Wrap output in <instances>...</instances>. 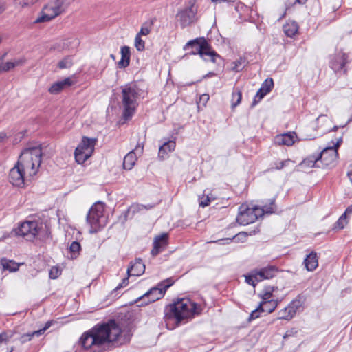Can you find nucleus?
<instances>
[{"instance_id": "obj_1", "label": "nucleus", "mask_w": 352, "mask_h": 352, "mask_svg": "<svg viewBox=\"0 0 352 352\" xmlns=\"http://www.w3.org/2000/svg\"><path fill=\"white\" fill-rule=\"evenodd\" d=\"M121 333L119 326L114 320L108 323L96 324L82 333L79 344L85 349L102 352L106 344L116 341Z\"/></svg>"}, {"instance_id": "obj_2", "label": "nucleus", "mask_w": 352, "mask_h": 352, "mask_svg": "<svg viewBox=\"0 0 352 352\" xmlns=\"http://www.w3.org/2000/svg\"><path fill=\"white\" fill-rule=\"evenodd\" d=\"M164 320L168 329H174L184 320L198 314L196 303L188 298H182L165 308Z\"/></svg>"}, {"instance_id": "obj_3", "label": "nucleus", "mask_w": 352, "mask_h": 352, "mask_svg": "<svg viewBox=\"0 0 352 352\" xmlns=\"http://www.w3.org/2000/svg\"><path fill=\"white\" fill-rule=\"evenodd\" d=\"M42 151L40 146L25 149L20 155L16 164L31 178L36 175L41 163Z\"/></svg>"}, {"instance_id": "obj_4", "label": "nucleus", "mask_w": 352, "mask_h": 352, "mask_svg": "<svg viewBox=\"0 0 352 352\" xmlns=\"http://www.w3.org/2000/svg\"><path fill=\"white\" fill-rule=\"evenodd\" d=\"M274 211V199L270 201L269 206L260 207L254 206L249 207L243 204L239 208V214L236 217V221L243 226H246L256 221L258 217L264 214H272Z\"/></svg>"}, {"instance_id": "obj_5", "label": "nucleus", "mask_w": 352, "mask_h": 352, "mask_svg": "<svg viewBox=\"0 0 352 352\" xmlns=\"http://www.w3.org/2000/svg\"><path fill=\"white\" fill-rule=\"evenodd\" d=\"M139 91L135 84H128L122 88V104L124 107L123 116L128 120L133 115L138 105Z\"/></svg>"}, {"instance_id": "obj_6", "label": "nucleus", "mask_w": 352, "mask_h": 352, "mask_svg": "<svg viewBox=\"0 0 352 352\" xmlns=\"http://www.w3.org/2000/svg\"><path fill=\"white\" fill-rule=\"evenodd\" d=\"M192 48L190 54H199L206 61L215 63L217 58H220V56L217 54L210 47L206 40L204 38H195L189 41L184 47V50Z\"/></svg>"}, {"instance_id": "obj_7", "label": "nucleus", "mask_w": 352, "mask_h": 352, "mask_svg": "<svg viewBox=\"0 0 352 352\" xmlns=\"http://www.w3.org/2000/svg\"><path fill=\"white\" fill-rule=\"evenodd\" d=\"M104 211V205L102 202L95 203L89 209L86 218L87 223L90 226L89 233H96L106 226L107 218Z\"/></svg>"}, {"instance_id": "obj_8", "label": "nucleus", "mask_w": 352, "mask_h": 352, "mask_svg": "<svg viewBox=\"0 0 352 352\" xmlns=\"http://www.w3.org/2000/svg\"><path fill=\"white\" fill-rule=\"evenodd\" d=\"M197 10L195 0H190L184 7L178 10L175 19L182 29L197 22Z\"/></svg>"}, {"instance_id": "obj_9", "label": "nucleus", "mask_w": 352, "mask_h": 352, "mask_svg": "<svg viewBox=\"0 0 352 352\" xmlns=\"http://www.w3.org/2000/svg\"><path fill=\"white\" fill-rule=\"evenodd\" d=\"M278 271V268L274 265H267L260 269H255L245 276V282L255 287L257 283L274 277Z\"/></svg>"}, {"instance_id": "obj_10", "label": "nucleus", "mask_w": 352, "mask_h": 352, "mask_svg": "<svg viewBox=\"0 0 352 352\" xmlns=\"http://www.w3.org/2000/svg\"><path fill=\"white\" fill-rule=\"evenodd\" d=\"M96 140L84 137L80 144L76 148L74 156L78 164H82L87 160L94 151Z\"/></svg>"}, {"instance_id": "obj_11", "label": "nucleus", "mask_w": 352, "mask_h": 352, "mask_svg": "<svg viewBox=\"0 0 352 352\" xmlns=\"http://www.w3.org/2000/svg\"><path fill=\"white\" fill-rule=\"evenodd\" d=\"M38 223L36 221H27L22 223L15 232L18 236L24 237L27 241H33L38 233Z\"/></svg>"}, {"instance_id": "obj_12", "label": "nucleus", "mask_w": 352, "mask_h": 352, "mask_svg": "<svg viewBox=\"0 0 352 352\" xmlns=\"http://www.w3.org/2000/svg\"><path fill=\"white\" fill-rule=\"evenodd\" d=\"M9 181L15 186L23 187L26 182L30 179V177L26 173L16 164L10 169L9 173Z\"/></svg>"}, {"instance_id": "obj_13", "label": "nucleus", "mask_w": 352, "mask_h": 352, "mask_svg": "<svg viewBox=\"0 0 352 352\" xmlns=\"http://www.w3.org/2000/svg\"><path fill=\"white\" fill-rule=\"evenodd\" d=\"M60 15V13L53 0L50 1L43 6L38 16L35 20L36 23L48 22Z\"/></svg>"}, {"instance_id": "obj_14", "label": "nucleus", "mask_w": 352, "mask_h": 352, "mask_svg": "<svg viewBox=\"0 0 352 352\" xmlns=\"http://www.w3.org/2000/svg\"><path fill=\"white\" fill-rule=\"evenodd\" d=\"M320 164L324 167L333 166L338 159V151L333 147H327L318 154Z\"/></svg>"}, {"instance_id": "obj_15", "label": "nucleus", "mask_w": 352, "mask_h": 352, "mask_svg": "<svg viewBox=\"0 0 352 352\" xmlns=\"http://www.w3.org/2000/svg\"><path fill=\"white\" fill-rule=\"evenodd\" d=\"M347 62L348 56L343 52H338L329 56V66L335 72L343 69Z\"/></svg>"}, {"instance_id": "obj_16", "label": "nucleus", "mask_w": 352, "mask_h": 352, "mask_svg": "<svg viewBox=\"0 0 352 352\" xmlns=\"http://www.w3.org/2000/svg\"><path fill=\"white\" fill-rule=\"evenodd\" d=\"M171 285L172 283H170L163 287H153L148 292L145 293L142 297H140L139 300H146V304L155 302L164 296L166 289L168 288Z\"/></svg>"}, {"instance_id": "obj_17", "label": "nucleus", "mask_w": 352, "mask_h": 352, "mask_svg": "<svg viewBox=\"0 0 352 352\" xmlns=\"http://www.w3.org/2000/svg\"><path fill=\"white\" fill-rule=\"evenodd\" d=\"M144 146L142 144L138 143L135 148L129 153L124 158L123 167L126 170H131L133 167L137 160V155H141L143 153Z\"/></svg>"}, {"instance_id": "obj_18", "label": "nucleus", "mask_w": 352, "mask_h": 352, "mask_svg": "<svg viewBox=\"0 0 352 352\" xmlns=\"http://www.w3.org/2000/svg\"><path fill=\"white\" fill-rule=\"evenodd\" d=\"M300 307L299 300H294L286 307L278 311L277 320H291L296 314L297 309Z\"/></svg>"}, {"instance_id": "obj_19", "label": "nucleus", "mask_w": 352, "mask_h": 352, "mask_svg": "<svg viewBox=\"0 0 352 352\" xmlns=\"http://www.w3.org/2000/svg\"><path fill=\"white\" fill-rule=\"evenodd\" d=\"M168 234L162 233L155 237L153 240V248L151 250V254L156 256L165 250L168 245Z\"/></svg>"}, {"instance_id": "obj_20", "label": "nucleus", "mask_w": 352, "mask_h": 352, "mask_svg": "<svg viewBox=\"0 0 352 352\" xmlns=\"http://www.w3.org/2000/svg\"><path fill=\"white\" fill-rule=\"evenodd\" d=\"M274 82L272 78H267L261 85V88L257 91L253 104L261 100L267 94L270 93L273 88Z\"/></svg>"}, {"instance_id": "obj_21", "label": "nucleus", "mask_w": 352, "mask_h": 352, "mask_svg": "<svg viewBox=\"0 0 352 352\" xmlns=\"http://www.w3.org/2000/svg\"><path fill=\"white\" fill-rule=\"evenodd\" d=\"M72 83L70 78H66L63 80L53 83L48 89V91L52 94H58L64 89L70 87Z\"/></svg>"}, {"instance_id": "obj_22", "label": "nucleus", "mask_w": 352, "mask_h": 352, "mask_svg": "<svg viewBox=\"0 0 352 352\" xmlns=\"http://www.w3.org/2000/svg\"><path fill=\"white\" fill-rule=\"evenodd\" d=\"M145 270V265L141 258H137L127 269L128 276H140Z\"/></svg>"}, {"instance_id": "obj_23", "label": "nucleus", "mask_w": 352, "mask_h": 352, "mask_svg": "<svg viewBox=\"0 0 352 352\" xmlns=\"http://www.w3.org/2000/svg\"><path fill=\"white\" fill-rule=\"evenodd\" d=\"M304 264L307 271H314L318 266V259L316 252L312 251L304 260Z\"/></svg>"}, {"instance_id": "obj_24", "label": "nucleus", "mask_w": 352, "mask_h": 352, "mask_svg": "<svg viewBox=\"0 0 352 352\" xmlns=\"http://www.w3.org/2000/svg\"><path fill=\"white\" fill-rule=\"evenodd\" d=\"M52 324V321H47L44 327L39 329V330H37V331H34L32 333H25V334H23L21 336L20 338V341L21 343H25L28 341H30L32 338L33 336H41V334H43L47 329H49L51 325Z\"/></svg>"}, {"instance_id": "obj_25", "label": "nucleus", "mask_w": 352, "mask_h": 352, "mask_svg": "<svg viewBox=\"0 0 352 352\" xmlns=\"http://www.w3.org/2000/svg\"><path fill=\"white\" fill-rule=\"evenodd\" d=\"M274 142L278 145L292 146L294 143V135L284 133L275 137Z\"/></svg>"}, {"instance_id": "obj_26", "label": "nucleus", "mask_w": 352, "mask_h": 352, "mask_svg": "<svg viewBox=\"0 0 352 352\" xmlns=\"http://www.w3.org/2000/svg\"><path fill=\"white\" fill-rule=\"evenodd\" d=\"M318 154L312 155L305 159L300 164L302 168L320 167Z\"/></svg>"}, {"instance_id": "obj_27", "label": "nucleus", "mask_w": 352, "mask_h": 352, "mask_svg": "<svg viewBox=\"0 0 352 352\" xmlns=\"http://www.w3.org/2000/svg\"><path fill=\"white\" fill-rule=\"evenodd\" d=\"M121 59L118 65L120 68H124L129 65L130 61V48L128 46H123L120 50Z\"/></svg>"}, {"instance_id": "obj_28", "label": "nucleus", "mask_w": 352, "mask_h": 352, "mask_svg": "<svg viewBox=\"0 0 352 352\" xmlns=\"http://www.w3.org/2000/svg\"><path fill=\"white\" fill-rule=\"evenodd\" d=\"M175 148V142L173 141H168L165 142L160 146L159 150V157L163 160L167 157L168 153L173 151Z\"/></svg>"}, {"instance_id": "obj_29", "label": "nucleus", "mask_w": 352, "mask_h": 352, "mask_svg": "<svg viewBox=\"0 0 352 352\" xmlns=\"http://www.w3.org/2000/svg\"><path fill=\"white\" fill-rule=\"evenodd\" d=\"M283 30L287 36L292 37L298 32V25L295 21H289L283 25Z\"/></svg>"}, {"instance_id": "obj_30", "label": "nucleus", "mask_w": 352, "mask_h": 352, "mask_svg": "<svg viewBox=\"0 0 352 352\" xmlns=\"http://www.w3.org/2000/svg\"><path fill=\"white\" fill-rule=\"evenodd\" d=\"M278 304V301L275 300L263 301L260 303L259 308H261L262 312L270 314L275 310Z\"/></svg>"}, {"instance_id": "obj_31", "label": "nucleus", "mask_w": 352, "mask_h": 352, "mask_svg": "<svg viewBox=\"0 0 352 352\" xmlns=\"http://www.w3.org/2000/svg\"><path fill=\"white\" fill-rule=\"evenodd\" d=\"M25 63L24 59H18L15 61H8L0 64V73L8 72L16 66L22 65Z\"/></svg>"}, {"instance_id": "obj_32", "label": "nucleus", "mask_w": 352, "mask_h": 352, "mask_svg": "<svg viewBox=\"0 0 352 352\" xmlns=\"http://www.w3.org/2000/svg\"><path fill=\"white\" fill-rule=\"evenodd\" d=\"M1 265H2L3 270H8L9 272H16L19 270V264L12 261L8 260L6 258H2L1 260Z\"/></svg>"}, {"instance_id": "obj_33", "label": "nucleus", "mask_w": 352, "mask_h": 352, "mask_svg": "<svg viewBox=\"0 0 352 352\" xmlns=\"http://www.w3.org/2000/svg\"><path fill=\"white\" fill-rule=\"evenodd\" d=\"M206 191L204 190L203 195L199 197V206L203 208L209 206L211 201L215 199V197L211 193H207Z\"/></svg>"}, {"instance_id": "obj_34", "label": "nucleus", "mask_w": 352, "mask_h": 352, "mask_svg": "<svg viewBox=\"0 0 352 352\" xmlns=\"http://www.w3.org/2000/svg\"><path fill=\"white\" fill-rule=\"evenodd\" d=\"M242 98V94L241 91L236 89L232 92V107L235 108L236 106H238Z\"/></svg>"}, {"instance_id": "obj_35", "label": "nucleus", "mask_w": 352, "mask_h": 352, "mask_svg": "<svg viewBox=\"0 0 352 352\" xmlns=\"http://www.w3.org/2000/svg\"><path fill=\"white\" fill-rule=\"evenodd\" d=\"M60 14L64 12L69 5V0H53Z\"/></svg>"}, {"instance_id": "obj_36", "label": "nucleus", "mask_w": 352, "mask_h": 352, "mask_svg": "<svg viewBox=\"0 0 352 352\" xmlns=\"http://www.w3.org/2000/svg\"><path fill=\"white\" fill-rule=\"evenodd\" d=\"M80 41L78 38H71L63 41V47L66 49H73L78 46Z\"/></svg>"}, {"instance_id": "obj_37", "label": "nucleus", "mask_w": 352, "mask_h": 352, "mask_svg": "<svg viewBox=\"0 0 352 352\" xmlns=\"http://www.w3.org/2000/svg\"><path fill=\"white\" fill-rule=\"evenodd\" d=\"M69 250L72 253L71 257L72 258H76L80 250V243L77 241H73L70 245Z\"/></svg>"}, {"instance_id": "obj_38", "label": "nucleus", "mask_w": 352, "mask_h": 352, "mask_svg": "<svg viewBox=\"0 0 352 352\" xmlns=\"http://www.w3.org/2000/svg\"><path fill=\"white\" fill-rule=\"evenodd\" d=\"M72 64V58L70 56H66L58 63V67L60 69H67L69 68Z\"/></svg>"}, {"instance_id": "obj_39", "label": "nucleus", "mask_w": 352, "mask_h": 352, "mask_svg": "<svg viewBox=\"0 0 352 352\" xmlns=\"http://www.w3.org/2000/svg\"><path fill=\"white\" fill-rule=\"evenodd\" d=\"M40 0H15V3L22 8L29 7L38 3Z\"/></svg>"}, {"instance_id": "obj_40", "label": "nucleus", "mask_w": 352, "mask_h": 352, "mask_svg": "<svg viewBox=\"0 0 352 352\" xmlns=\"http://www.w3.org/2000/svg\"><path fill=\"white\" fill-rule=\"evenodd\" d=\"M135 47L138 51H143L145 48V43L141 38L140 35H136L135 38Z\"/></svg>"}, {"instance_id": "obj_41", "label": "nucleus", "mask_w": 352, "mask_h": 352, "mask_svg": "<svg viewBox=\"0 0 352 352\" xmlns=\"http://www.w3.org/2000/svg\"><path fill=\"white\" fill-rule=\"evenodd\" d=\"M12 333H8L6 332H3L0 333V348L2 346L6 345L10 340V339L12 338Z\"/></svg>"}, {"instance_id": "obj_42", "label": "nucleus", "mask_w": 352, "mask_h": 352, "mask_svg": "<svg viewBox=\"0 0 352 352\" xmlns=\"http://www.w3.org/2000/svg\"><path fill=\"white\" fill-rule=\"evenodd\" d=\"M246 60L245 58L240 57L238 60L234 62V66L233 69L239 72L240 71L245 65Z\"/></svg>"}, {"instance_id": "obj_43", "label": "nucleus", "mask_w": 352, "mask_h": 352, "mask_svg": "<svg viewBox=\"0 0 352 352\" xmlns=\"http://www.w3.org/2000/svg\"><path fill=\"white\" fill-rule=\"evenodd\" d=\"M152 206H144V205H140V204H134V205H132L129 210V211H131L132 212H140L144 209H150L151 208Z\"/></svg>"}, {"instance_id": "obj_44", "label": "nucleus", "mask_w": 352, "mask_h": 352, "mask_svg": "<svg viewBox=\"0 0 352 352\" xmlns=\"http://www.w3.org/2000/svg\"><path fill=\"white\" fill-rule=\"evenodd\" d=\"M347 221H346V214H342L341 217L339 218L338 221L336 222V228H338L340 229H343L344 226L346 225Z\"/></svg>"}, {"instance_id": "obj_45", "label": "nucleus", "mask_w": 352, "mask_h": 352, "mask_svg": "<svg viewBox=\"0 0 352 352\" xmlns=\"http://www.w3.org/2000/svg\"><path fill=\"white\" fill-rule=\"evenodd\" d=\"M60 275V271L57 267H52L49 272V276L52 279H55Z\"/></svg>"}, {"instance_id": "obj_46", "label": "nucleus", "mask_w": 352, "mask_h": 352, "mask_svg": "<svg viewBox=\"0 0 352 352\" xmlns=\"http://www.w3.org/2000/svg\"><path fill=\"white\" fill-rule=\"evenodd\" d=\"M209 95L207 94H204L200 96L199 102H197L198 107H199V105L206 106V103L209 100Z\"/></svg>"}, {"instance_id": "obj_47", "label": "nucleus", "mask_w": 352, "mask_h": 352, "mask_svg": "<svg viewBox=\"0 0 352 352\" xmlns=\"http://www.w3.org/2000/svg\"><path fill=\"white\" fill-rule=\"evenodd\" d=\"M260 312H262V311H261V308H259V305H258L257 308H256L254 310H253L250 313L248 320L250 321H251L252 320H254V319L258 318Z\"/></svg>"}, {"instance_id": "obj_48", "label": "nucleus", "mask_w": 352, "mask_h": 352, "mask_svg": "<svg viewBox=\"0 0 352 352\" xmlns=\"http://www.w3.org/2000/svg\"><path fill=\"white\" fill-rule=\"evenodd\" d=\"M289 162H291L290 160H286L284 161L276 162L275 163V168L277 170H280L283 167L286 166Z\"/></svg>"}, {"instance_id": "obj_49", "label": "nucleus", "mask_w": 352, "mask_h": 352, "mask_svg": "<svg viewBox=\"0 0 352 352\" xmlns=\"http://www.w3.org/2000/svg\"><path fill=\"white\" fill-rule=\"evenodd\" d=\"M129 284V280H128V277L127 278H124L122 283H120L116 288H115V291H117L122 287H126L127 285Z\"/></svg>"}, {"instance_id": "obj_50", "label": "nucleus", "mask_w": 352, "mask_h": 352, "mask_svg": "<svg viewBox=\"0 0 352 352\" xmlns=\"http://www.w3.org/2000/svg\"><path fill=\"white\" fill-rule=\"evenodd\" d=\"M150 33V29L147 27H142L138 35L146 36Z\"/></svg>"}, {"instance_id": "obj_51", "label": "nucleus", "mask_w": 352, "mask_h": 352, "mask_svg": "<svg viewBox=\"0 0 352 352\" xmlns=\"http://www.w3.org/2000/svg\"><path fill=\"white\" fill-rule=\"evenodd\" d=\"M272 291H271V290L266 291L263 295V299L264 300V301L270 300V299L272 297Z\"/></svg>"}, {"instance_id": "obj_52", "label": "nucleus", "mask_w": 352, "mask_h": 352, "mask_svg": "<svg viewBox=\"0 0 352 352\" xmlns=\"http://www.w3.org/2000/svg\"><path fill=\"white\" fill-rule=\"evenodd\" d=\"M296 333H297V331L296 330H294V329H292L290 331H287L285 333V336H284V338H287L288 336H292V335H294V334H295Z\"/></svg>"}, {"instance_id": "obj_53", "label": "nucleus", "mask_w": 352, "mask_h": 352, "mask_svg": "<svg viewBox=\"0 0 352 352\" xmlns=\"http://www.w3.org/2000/svg\"><path fill=\"white\" fill-rule=\"evenodd\" d=\"M341 142H342V139H341V138H340V139L337 141V142H336V144H334V143L333 144V146H332L331 147L335 148L337 150V149H338V148L340 146V145Z\"/></svg>"}, {"instance_id": "obj_54", "label": "nucleus", "mask_w": 352, "mask_h": 352, "mask_svg": "<svg viewBox=\"0 0 352 352\" xmlns=\"http://www.w3.org/2000/svg\"><path fill=\"white\" fill-rule=\"evenodd\" d=\"M352 213V205L349 206L345 210V212L344 214H346V216L347 214H350Z\"/></svg>"}, {"instance_id": "obj_55", "label": "nucleus", "mask_w": 352, "mask_h": 352, "mask_svg": "<svg viewBox=\"0 0 352 352\" xmlns=\"http://www.w3.org/2000/svg\"><path fill=\"white\" fill-rule=\"evenodd\" d=\"M6 10V4L3 2H0V14Z\"/></svg>"}, {"instance_id": "obj_56", "label": "nucleus", "mask_w": 352, "mask_h": 352, "mask_svg": "<svg viewBox=\"0 0 352 352\" xmlns=\"http://www.w3.org/2000/svg\"><path fill=\"white\" fill-rule=\"evenodd\" d=\"M211 1L215 3H221L223 2H228V0H211Z\"/></svg>"}, {"instance_id": "obj_57", "label": "nucleus", "mask_w": 352, "mask_h": 352, "mask_svg": "<svg viewBox=\"0 0 352 352\" xmlns=\"http://www.w3.org/2000/svg\"><path fill=\"white\" fill-rule=\"evenodd\" d=\"M6 137V135L3 133H0V143L2 142L5 140Z\"/></svg>"}, {"instance_id": "obj_58", "label": "nucleus", "mask_w": 352, "mask_h": 352, "mask_svg": "<svg viewBox=\"0 0 352 352\" xmlns=\"http://www.w3.org/2000/svg\"><path fill=\"white\" fill-rule=\"evenodd\" d=\"M347 175H348L350 181L352 182V166H351V169L348 172Z\"/></svg>"}, {"instance_id": "obj_59", "label": "nucleus", "mask_w": 352, "mask_h": 352, "mask_svg": "<svg viewBox=\"0 0 352 352\" xmlns=\"http://www.w3.org/2000/svg\"><path fill=\"white\" fill-rule=\"evenodd\" d=\"M307 0H296L299 3H305Z\"/></svg>"}, {"instance_id": "obj_60", "label": "nucleus", "mask_w": 352, "mask_h": 352, "mask_svg": "<svg viewBox=\"0 0 352 352\" xmlns=\"http://www.w3.org/2000/svg\"><path fill=\"white\" fill-rule=\"evenodd\" d=\"M236 0H228V2H234L236 1Z\"/></svg>"}, {"instance_id": "obj_61", "label": "nucleus", "mask_w": 352, "mask_h": 352, "mask_svg": "<svg viewBox=\"0 0 352 352\" xmlns=\"http://www.w3.org/2000/svg\"><path fill=\"white\" fill-rule=\"evenodd\" d=\"M111 57L114 58V56L113 54L111 55Z\"/></svg>"}]
</instances>
